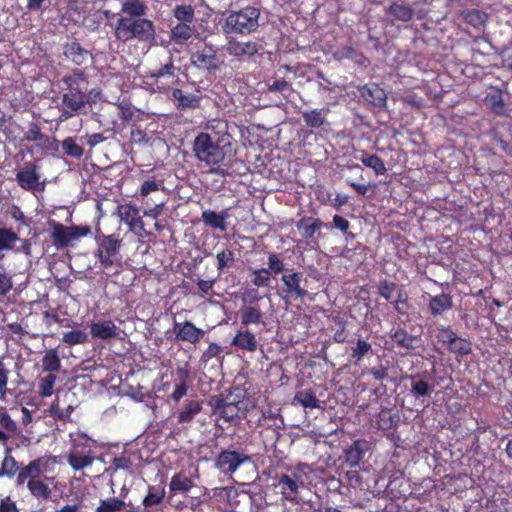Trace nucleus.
I'll use <instances>...</instances> for the list:
<instances>
[{
	"mask_svg": "<svg viewBox=\"0 0 512 512\" xmlns=\"http://www.w3.org/2000/svg\"><path fill=\"white\" fill-rule=\"evenodd\" d=\"M85 75L81 71L63 77L62 81L66 88L61 97L59 105L60 116L59 120L65 121L74 114L79 113L88 103V96L86 95Z\"/></svg>",
	"mask_w": 512,
	"mask_h": 512,
	"instance_id": "nucleus-1",
	"label": "nucleus"
},
{
	"mask_svg": "<svg viewBox=\"0 0 512 512\" xmlns=\"http://www.w3.org/2000/svg\"><path fill=\"white\" fill-rule=\"evenodd\" d=\"M222 30L226 35H248L259 27L260 12L255 7H245L223 14Z\"/></svg>",
	"mask_w": 512,
	"mask_h": 512,
	"instance_id": "nucleus-2",
	"label": "nucleus"
},
{
	"mask_svg": "<svg viewBox=\"0 0 512 512\" xmlns=\"http://www.w3.org/2000/svg\"><path fill=\"white\" fill-rule=\"evenodd\" d=\"M310 472L308 465L300 464L290 473L281 474L275 487L285 500L296 502L300 491L306 487Z\"/></svg>",
	"mask_w": 512,
	"mask_h": 512,
	"instance_id": "nucleus-3",
	"label": "nucleus"
},
{
	"mask_svg": "<svg viewBox=\"0 0 512 512\" xmlns=\"http://www.w3.org/2000/svg\"><path fill=\"white\" fill-rule=\"evenodd\" d=\"M193 152L198 161L210 167L221 164L225 159V152L219 140L207 132H201L195 137Z\"/></svg>",
	"mask_w": 512,
	"mask_h": 512,
	"instance_id": "nucleus-4",
	"label": "nucleus"
},
{
	"mask_svg": "<svg viewBox=\"0 0 512 512\" xmlns=\"http://www.w3.org/2000/svg\"><path fill=\"white\" fill-rule=\"evenodd\" d=\"M155 31L153 23L147 19H136L121 17L115 27V36L122 42L131 39L150 41L154 39Z\"/></svg>",
	"mask_w": 512,
	"mask_h": 512,
	"instance_id": "nucleus-5",
	"label": "nucleus"
},
{
	"mask_svg": "<svg viewBox=\"0 0 512 512\" xmlns=\"http://www.w3.org/2000/svg\"><path fill=\"white\" fill-rule=\"evenodd\" d=\"M91 232L89 226H64L54 222L52 224L51 238L57 248L68 246L72 241L87 236Z\"/></svg>",
	"mask_w": 512,
	"mask_h": 512,
	"instance_id": "nucleus-6",
	"label": "nucleus"
},
{
	"mask_svg": "<svg viewBox=\"0 0 512 512\" xmlns=\"http://www.w3.org/2000/svg\"><path fill=\"white\" fill-rule=\"evenodd\" d=\"M251 458L243 452L236 450L222 451L215 462V466L224 474H233L243 464L250 462Z\"/></svg>",
	"mask_w": 512,
	"mask_h": 512,
	"instance_id": "nucleus-7",
	"label": "nucleus"
},
{
	"mask_svg": "<svg viewBox=\"0 0 512 512\" xmlns=\"http://www.w3.org/2000/svg\"><path fill=\"white\" fill-rule=\"evenodd\" d=\"M49 459L46 457L37 458L29 462L26 466L20 468L16 477V484L23 485L26 481H32L41 476L48 465Z\"/></svg>",
	"mask_w": 512,
	"mask_h": 512,
	"instance_id": "nucleus-8",
	"label": "nucleus"
},
{
	"mask_svg": "<svg viewBox=\"0 0 512 512\" xmlns=\"http://www.w3.org/2000/svg\"><path fill=\"white\" fill-rule=\"evenodd\" d=\"M225 50L234 57H251L259 51V45L255 41H239L232 36H227Z\"/></svg>",
	"mask_w": 512,
	"mask_h": 512,
	"instance_id": "nucleus-9",
	"label": "nucleus"
},
{
	"mask_svg": "<svg viewBox=\"0 0 512 512\" xmlns=\"http://www.w3.org/2000/svg\"><path fill=\"white\" fill-rule=\"evenodd\" d=\"M191 61L198 68L209 71L216 70L219 66L216 49L213 46L208 45H205L202 49L193 53Z\"/></svg>",
	"mask_w": 512,
	"mask_h": 512,
	"instance_id": "nucleus-10",
	"label": "nucleus"
},
{
	"mask_svg": "<svg viewBox=\"0 0 512 512\" xmlns=\"http://www.w3.org/2000/svg\"><path fill=\"white\" fill-rule=\"evenodd\" d=\"M175 337L179 341H187L191 344H196L201 340L205 331L197 328L192 322H175L173 326Z\"/></svg>",
	"mask_w": 512,
	"mask_h": 512,
	"instance_id": "nucleus-11",
	"label": "nucleus"
},
{
	"mask_svg": "<svg viewBox=\"0 0 512 512\" xmlns=\"http://www.w3.org/2000/svg\"><path fill=\"white\" fill-rule=\"evenodd\" d=\"M16 180L19 186L24 190L34 191L40 189V175L36 166L27 165L16 174Z\"/></svg>",
	"mask_w": 512,
	"mask_h": 512,
	"instance_id": "nucleus-12",
	"label": "nucleus"
},
{
	"mask_svg": "<svg viewBox=\"0 0 512 512\" xmlns=\"http://www.w3.org/2000/svg\"><path fill=\"white\" fill-rule=\"evenodd\" d=\"M301 273H289L284 274L281 277L282 282L285 285V292L288 296L293 298H303L307 295V290L301 287Z\"/></svg>",
	"mask_w": 512,
	"mask_h": 512,
	"instance_id": "nucleus-13",
	"label": "nucleus"
},
{
	"mask_svg": "<svg viewBox=\"0 0 512 512\" xmlns=\"http://www.w3.org/2000/svg\"><path fill=\"white\" fill-rule=\"evenodd\" d=\"M117 326L111 320H102L90 325V333L93 338L108 340L117 336Z\"/></svg>",
	"mask_w": 512,
	"mask_h": 512,
	"instance_id": "nucleus-14",
	"label": "nucleus"
},
{
	"mask_svg": "<svg viewBox=\"0 0 512 512\" xmlns=\"http://www.w3.org/2000/svg\"><path fill=\"white\" fill-rule=\"evenodd\" d=\"M370 449V443L366 440H356L346 451L345 459L351 467H356Z\"/></svg>",
	"mask_w": 512,
	"mask_h": 512,
	"instance_id": "nucleus-15",
	"label": "nucleus"
},
{
	"mask_svg": "<svg viewBox=\"0 0 512 512\" xmlns=\"http://www.w3.org/2000/svg\"><path fill=\"white\" fill-rule=\"evenodd\" d=\"M227 218V211H221L217 213L213 210H204L201 215V219L206 226H209L213 229H218L221 232L227 230Z\"/></svg>",
	"mask_w": 512,
	"mask_h": 512,
	"instance_id": "nucleus-16",
	"label": "nucleus"
},
{
	"mask_svg": "<svg viewBox=\"0 0 512 512\" xmlns=\"http://www.w3.org/2000/svg\"><path fill=\"white\" fill-rule=\"evenodd\" d=\"M64 55L67 59L79 66L85 64L91 58L90 52L82 48L76 42H71L65 45Z\"/></svg>",
	"mask_w": 512,
	"mask_h": 512,
	"instance_id": "nucleus-17",
	"label": "nucleus"
},
{
	"mask_svg": "<svg viewBox=\"0 0 512 512\" xmlns=\"http://www.w3.org/2000/svg\"><path fill=\"white\" fill-rule=\"evenodd\" d=\"M68 464L74 471H79L84 468L90 467L94 462V457L90 451L77 452L69 451L66 455Z\"/></svg>",
	"mask_w": 512,
	"mask_h": 512,
	"instance_id": "nucleus-18",
	"label": "nucleus"
},
{
	"mask_svg": "<svg viewBox=\"0 0 512 512\" xmlns=\"http://www.w3.org/2000/svg\"><path fill=\"white\" fill-rule=\"evenodd\" d=\"M118 215L121 221L129 225L131 230L136 226L142 227L143 225L139 216V210L131 204L120 205L118 207Z\"/></svg>",
	"mask_w": 512,
	"mask_h": 512,
	"instance_id": "nucleus-19",
	"label": "nucleus"
},
{
	"mask_svg": "<svg viewBox=\"0 0 512 512\" xmlns=\"http://www.w3.org/2000/svg\"><path fill=\"white\" fill-rule=\"evenodd\" d=\"M231 344L242 350L254 352L257 349L258 342L253 333L249 330L238 331Z\"/></svg>",
	"mask_w": 512,
	"mask_h": 512,
	"instance_id": "nucleus-20",
	"label": "nucleus"
},
{
	"mask_svg": "<svg viewBox=\"0 0 512 512\" xmlns=\"http://www.w3.org/2000/svg\"><path fill=\"white\" fill-rule=\"evenodd\" d=\"M453 301L452 297L448 294L442 293L433 296L429 302L430 312L434 315H440L452 308Z\"/></svg>",
	"mask_w": 512,
	"mask_h": 512,
	"instance_id": "nucleus-21",
	"label": "nucleus"
},
{
	"mask_svg": "<svg viewBox=\"0 0 512 512\" xmlns=\"http://www.w3.org/2000/svg\"><path fill=\"white\" fill-rule=\"evenodd\" d=\"M19 467V463L11 454V449L7 448L1 462L0 478L7 477L11 479L15 476L17 477Z\"/></svg>",
	"mask_w": 512,
	"mask_h": 512,
	"instance_id": "nucleus-22",
	"label": "nucleus"
},
{
	"mask_svg": "<svg viewBox=\"0 0 512 512\" xmlns=\"http://www.w3.org/2000/svg\"><path fill=\"white\" fill-rule=\"evenodd\" d=\"M193 486V481L181 472L174 474L169 483V489L174 494H185Z\"/></svg>",
	"mask_w": 512,
	"mask_h": 512,
	"instance_id": "nucleus-23",
	"label": "nucleus"
},
{
	"mask_svg": "<svg viewBox=\"0 0 512 512\" xmlns=\"http://www.w3.org/2000/svg\"><path fill=\"white\" fill-rule=\"evenodd\" d=\"M293 403L301 405L304 409H314L320 407V401L315 393L310 389L298 391L293 399Z\"/></svg>",
	"mask_w": 512,
	"mask_h": 512,
	"instance_id": "nucleus-24",
	"label": "nucleus"
},
{
	"mask_svg": "<svg viewBox=\"0 0 512 512\" xmlns=\"http://www.w3.org/2000/svg\"><path fill=\"white\" fill-rule=\"evenodd\" d=\"M214 413L227 421H232L237 417L238 408L233 403H227L223 399L218 398L215 401Z\"/></svg>",
	"mask_w": 512,
	"mask_h": 512,
	"instance_id": "nucleus-25",
	"label": "nucleus"
},
{
	"mask_svg": "<svg viewBox=\"0 0 512 512\" xmlns=\"http://www.w3.org/2000/svg\"><path fill=\"white\" fill-rule=\"evenodd\" d=\"M172 98L180 109L195 108L198 106L199 98L194 94H184L180 89L172 91Z\"/></svg>",
	"mask_w": 512,
	"mask_h": 512,
	"instance_id": "nucleus-26",
	"label": "nucleus"
},
{
	"mask_svg": "<svg viewBox=\"0 0 512 512\" xmlns=\"http://www.w3.org/2000/svg\"><path fill=\"white\" fill-rule=\"evenodd\" d=\"M202 410V403L196 400H189L184 408L178 413L179 423L191 422L194 417Z\"/></svg>",
	"mask_w": 512,
	"mask_h": 512,
	"instance_id": "nucleus-27",
	"label": "nucleus"
},
{
	"mask_svg": "<svg viewBox=\"0 0 512 512\" xmlns=\"http://www.w3.org/2000/svg\"><path fill=\"white\" fill-rule=\"evenodd\" d=\"M27 488L31 495L37 499H48L51 495V489L48 484L39 478L28 481Z\"/></svg>",
	"mask_w": 512,
	"mask_h": 512,
	"instance_id": "nucleus-28",
	"label": "nucleus"
},
{
	"mask_svg": "<svg viewBox=\"0 0 512 512\" xmlns=\"http://www.w3.org/2000/svg\"><path fill=\"white\" fill-rule=\"evenodd\" d=\"M322 226V222L319 219H313L310 217L302 218L297 223V228L301 230V234L304 238H312L314 233L319 230Z\"/></svg>",
	"mask_w": 512,
	"mask_h": 512,
	"instance_id": "nucleus-29",
	"label": "nucleus"
},
{
	"mask_svg": "<svg viewBox=\"0 0 512 512\" xmlns=\"http://www.w3.org/2000/svg\"><path fill=\"white\" fill-rule=\"evenodd\" d=\"M71 447L69 451L82 452L90 448L92 440L83 432L76 431L69 434Z\"/></svg>",
	"mask_w": 512,
	"mask_h": 512,
	"instance_id": "nucleus-30",
	"label": "nucleus"
},
{
	"mask_svg": "<svg viewBox=\"0 0 512 512\" xmlns=\"http://www.w3.org/2000/svg\"><path fill=\"white\" fill-rule=\"evenodd\" d=\"M61 361L58 353L54 349L48 350L42 358V370L52 373L60 370Z\"/></svg>",
	"mask_w": 512,
	"mask_h": 512,
	"instance_id": "nucleus-31",
	"label": "nucleus"
},
{
	"mask_svg": "<svg viewBox=\"0 0 512 512\" xmlns=\"http://www.w3.org/2000/svg\"><path fill=\"white\" fill-rule=\"evenodd\" d=\"M126 507V503L116 497L107 498L100 501L96 512H122Z\"/></svg>",
	"mask_w": 512,
	"mask_h": 512,
	"instance_id": "nucleus-32",
	"label": "nucleus"
},
{
	"mask_svg": "<svg viewBox=\"0 0 512 512\" xmlns=\"http://www.w3.org/2000/svg\"><path fill=\"white\" fill-rule=\"evenodd\" d=\"M147 7L141 0H126L122 4V11L130 16L140 17L146 13Z\"/></svg>",
	"mask_w": 512,
	"mask_h": 512,
	"instance_id": "nucleus-33",
	"label": "nucleus"
},
{
	"mask_svg": "<svg viewBox=\"0 0 512 512\" xmlns=\"http://www.w3.org/2000/svg\"><path fill=\"white\" fill-rule=\"evenodd\" d=\"M56 376L52 373H48L45 376H41L38 382V393L40 396L46 398L53 394V388L56 382Z\"/></svg>",
	"mask_w": 512,
	"mask_h": 512,
	"instance_id": "nucleus-34",
	"label": "nucleus"
},
{
	"mask_svg": "<svg viewBox=\"0 0 512 512\" xmlns=\"http://www.w3.org/2000/svg\"><path fill=\"white\" fill-rule=\"evenodd\" d=\"M360 160L366 167L373 169L376 175H383L386 173L385 164L377 155H368L363 153Z\"/></svg>",
	"mask_w": 512,
	"mask_h": 512,
	"instance_id": "nucleus-35",
	"label": "nucleus"
},
{
	"mask_svg": "<svg viewBox=\"0 0 512 512\" xmlns=\"http://www.w3.org/2000/svg\"><path fill=\"white\" fill-rule=\"evenodd\" d=\"M411 393L415 398L430 396L433 392V387L429 385L424 380L416 379V377H411Z\"/></svg>",
	"mask_w": 512,
	"mask_h": 512,
	"instance_id": "nucleus-36",
	"label": "nucleus"
},
{
	"mask_svg": "<svg viewBox=\"0 0 512 512\" xmlns=\"http://www.w3.org/2000/svg\"><path fill=\"white\" fill-rule=\"evenodd\" d=\"M243 325L258 324L261 321V312L253 306H245L240 310Z\"/></svg>",
	"mask_w": 512,
	"mask_h": 512,
	"instance_id": "nucleus-37",
	"label": "nucleus"
},
{
	"mask_svg": "<svg viewBox=\"0 0 512 512\" xmlns=\"http://www.w3.org/2000/svg\"><path fill=\"white\" fill-rule=\"evenodd\" d=\"M192 33L193 31L187 23H179L171 31L173 41L179 44L190 39Z\"/></svg>",
	"mask_w": 512,
	"mask_h": 512,
	"instance_id": "nucleus-38",
	"label": "nucleus"
},
{
	"mask_svg": "<svg viewBox=\"0 0 512 512\" xmlns=\"http://www.w3.org/2000/svg\"><path fill=\"white\" fill-rule=\"evenodd\" d=\"M18 240V235L11 229L0 228V251L13 249Z\"/></svg>",
	"mask_w": 512,
	"mask_h": 512,
	"instance_id": "nucleus-39",
	"label": "nucleus"
},
{
	"mask_svg": "<svg viewBox=\"0 0 512 512\" xmlns=\"http://www.w3.org/2000/svg\"><path fill=\"white\" fill-rule=\"evenodd\" d=\"M88 335L82 330L68 331L63 334L62 341L70 346L87 342Z\"/></svg>",
	"mask_w": 512,
	"mask_h": 512,
	"instance_id": "nucleus-40",
	"label": "nucleus"
},
{
	"mask_svg": "<svg viewBox=\"0 0 512 512\" xmlns=\"http://www.w3.org/2000/svg\"><path fill=\"white\" fill-rule=\"evenodd\" d=\"M217 269L223 272L226 268H230L234 262V253L229 249H223L216 254Z\"/></svg>",
	"mask_w": 512,
	"mask_h": 512,
	"instance_id": "nucleus-41",
	"label": "nucleus"
},
{
	"mask_svg": "<svg viewBox=\"0 0 512 512\" xmlns=\"http://www.w3.org/2000/svg\"><path fill=\"white\" fill-rule=\"evenodd\" d=\"M165 496L163 488L150 487L149 492L143 500L145 507L156 506L161 503Z\"/></svg>",
	"mask_w": 512,
	"mask_h": 512,
	"instance_id": "nucleus-42",
	"label": "nucleus"
},
{
	"mask_svg": "<svg viewBox=\"0 0 512 512\" xmlns=\"http://www.w3.org/2000/svg\"><path fill=\"white\" fill-rule=\"evenodd\" d=\"M389 12L398 20L407 22L413 17V10L401 4H394L390 6Z\"/></svg>",
	"mask_w": 512,
	"mask_h": 512,
	"instance_id": "nucleus-43",
	"label": "nucleus"
},
{
	"mask_svg": "<svg viewBox=\"0 0 512 512\" xmlns=\"http://www.w3.org/2000/svg\"><path fill=\"white\" fill-rule=\"evenodd\" d=\"M178 372L183 375V378L179 383H176L175 389L170 396L171 399L175 402H179L180 399H182L188 391V385L186 383L187 372L183 369H178Z\"/></svg>",
	"mask_w": 512,
	"mask_h": 512,
	"instance_id": "nucleus-44",
	"label": "nucleus"
},
{
	"mask_svg": "<svg viewBox=\"0 0 512 512\" xmlns=\"http://www.w3.org/2000/svg\"><path fill=\"white\" fill-rule=\"evenodd\" d=\"M302 117L305 123L312 128H318L324 122V117L320 110L303 111Z\"/></svg>",
	"mask_w": 512,
	"mask_h": 512,
	"instance_id": "nucleus-45",
	"label": "nucleus"
},
{
	"mask_svg": "<svg viewBox=\"0 0 512 512\" xmlns=\"http://www.w3.org/2000/svg\"><path fill=\"white\" fill-rule=\"evenodd\" d=\"M393 340L400 346L412 349L416 338L404 330H397L392 335Z\"/></svg>",
	"mask_w": 512,
	"mask_h": 512,
	"instance_id": "nucleus-46",
	"label": "nucleus"
},
{
	"mask_svg": "<svg viewBox=\"0 0 512 512\" xmlns=\"http://www.w3.org/2000/svg\"><path fill=\"white\" fill-rule=\"evenodd\" d=\"M62 149L71 157L80 158L83 155V148L71 137L66 138L62 142Z\"/></svg>",
	"mask_w": 512,
	"mask_h": 512,
	"instance_id": "nucleus-47",
	"label": "nucleus"
},
{
	"mask_svg": "<svg viewBox=\"0 0 512 512\" xmlns=\"http://www.w3.org/2000/svg\"><path fill=\"white\" fill-rule=\"evenodd\" d=\"M119 246V240L115 238L113 235H109L103 238L98 250L105 252L107 254L114 255L118 251Z\"/></svg>",
	"mask_w": 512,
	"mask_h": 512,
	"instance_id": "nucleus-48",
	"label": "nucleus"
},
{
	"mask_svg": "<svg viewBox=\"0 0 512 512\" xmlns=\"http://www.w3.org/2000/svg\"><path fill=\"white\" fill-rule=\"evenodd\" d=\"M254 279L252 280L253 284L257 287H267L270 284V272L269 269L261 268L256 269L253 272Z\"/></svg>",
	"mask_w": 512,
	"mask_h": 512,
	"instance_id": "nucleus-49",
	"label": "nucleus"
},
{
	"mask_svg": "<svg viewBox=\"0 0 512 512\" xmlns=\"http://www.w3.org/2000/svg\"><path fill=\"white\" fill-rule=\"evenodd\" d=\"M486 101L496 114L501 115L504 113L505 107H504V102H503V98H502L501 94H499V93L489 94L486 97Z\"/></svg>",
	"mask_w": 512,
	"mask_h": 512,
	"instance_id": "nucleus-50",
	"label": "nucleus"
},
{
	"mask_svg": "<svg viewBox=\"0 0 512 512\" xmlns=\"http://www.w3.org/2000/svg\"><path fill=\"white\" fill-rule=\"evenodd\" d=\"M174 16L183 22H191L194 17V10L191 6H176Z\"/></svg>",
	"mask_w": 512,
	"mask_h": 512,
	"instance_id": "nucleus-51",
	"label": "nucleus"
},
{
	"mask_svg": "<svg viewBox=\"0 0 512 512\" xmlns=\"http://www.w3.org/2000/svg\"><path fill=\"white\" fill-rule=\"evenodd\" d=\"M371 350V344L365 340L359 339L356 347L353 348L352 357L358 362Z\"/></svg>",
	"mask_w": 512,
	"mask_h": 512,
	"instance_id": "nucleus-52",
	"label": "nucleus"
},
{
	"mask_svg": "<svg viewBox=\"0 0 512 512\" xmlns=\"http://www.w3.org/2000/svg\"><path fill=\"white\" fill-rule=\"evenodd\" d=\"M9 370L5 367L4 363L0 361V398H5L7 394Z\"/></svg>",
	"mask_w": 512,
	"mask_h": 512,
	"instance_id": "nucleus-53",
	"label": "nucleus"
},
{
	"mask_svg": "<svg viewBox=\"0 0 512 512\" xmlns=\"http://www.w3.org/2000/svg\"><path fill=\"white\" fill-rule=\"evenodd\" d=\"M61 400L60 397L57 396L54 402L51 404L49 408V415L54 418L55 420H63L65 421V415H63L62 411L64 410L63 407H61Z\"/></svg>",
	"mask_w": 512,
	"mask_h": 512,
	"instance_id": "nucleus-54",
	"label": "nucleus"
},
{
	"mask_svg": "<svg viewBox=\"0 0 512 512\" xmlns=\"http://www.w3.org/2000/svg\"><path fill=\"white\" fill-rule=\"evenodd\" d=\"M267 269H269L270 273L273 272L275 274H278L284 269V263L276 254H270L268 256Z\"/></svg>",
	"mask_w": 512,
	"mask_h": 512,
	"instance_id": "nucleus-55",
	"label": "nucleus"
},
{
	"mask_svg": "<svg viewBox=\"0 0 512 512\" xmlns=\"http://www.w3.org/2000/svg\"><path fill=\"white\" fill-rule=\"evenodd\" d=\"M13 287V282L11 276H9L5 271L0 270V295H6Z\"/></svg>",
	"mask_w": 512,
	"mask_h": 512,
	"instance_id": "nucleus-56",
	"label": "nucleus"
},
{
	"mask_svg": "<svg viewBox=\"0 0 512 512\" xmlns=\"http://www.w3.org/2000/svg\"><path fill=\"white\" fill-rule=\"evenodd\" d=\"M0 512H19V508L10 496H5L0 499Z\"/></svg>",
	"mask_w": 512,
	"mask_h": 512,
	"instance_id": "nucleus-57",
	"label": "nucleus"
},
{
	"mask_svg": "<svg viewBox=\"0 0 512 512\" xmlns=\"http://www.w3.org/2000/svg\"><path fill=\"white\" fill-rule=\"evenodd\" d=\"M43 135L40 131V128L37 124L32 123L25 134V139L27 141H40L42 140Z\"/></svg>",
	"mask_w": 512,
	"mask_h": 512,
	"instance_id": "nucleus-58",
	"label": "nucleus"
},
{
	"mask_svg": "<svg viewBox=\"0 0 512 512\" xmlns=\"http://www.w3.org/2000/svg\"><path fill=\"white\" fill-rule=\"evenodd\" d=\"M161 187L160 183H157L152 180H148L142 183L140 188V194L141 196H147L148 194L158 191Z\"/></svg>",
	"mask_w": 512,
	"mask_h": 512,
	"instance_id": "nucleus-59",
	"label": "nucleus"
},
{
	"mask_svg": "<svg viewBox=\"0 0 512 512\" xmlns=\"http://www.w3.org/2000/svg\"><path fill=\"white\" fill-rule=\"evenodd\" d=\"M395 285L393 283H388L386 281L382 282L379 287L380 295L386 300H390L392 296V292L394 290Z\"/></svg>",
	"mask_w": 512,
	"mask_h": 512,
	"instance_id": "nucleus-60",
	"label": "nucleus"
},
{
	"mask_svg": "<svg viewBox=\"0 0 512 512\" xmlns=\"http://www.w3.org/2000/svg\"><path fill=\"white\" fill-rule=\"evenodd\" d=\"M163 207H164V203L157 204L150 209L144 210L143 214H144V216L149 217L151 219H157L163 212Z\"/></svg>",
	"mask_w": 512,
	"mask_h": 512,
	"instance_id": "nucleus-61",
	"label": "nucleus"
},
{
	"mask_svg": "<svg viewBox=\"0 0 512 512\" xmlns=\"http://www.w3.org/2000/svg\"><path fill=\"white\" fill-rule=\"evenodd\" d=\"M174 75V66L172 62H169L165 64L161 69H159L156 73H154L152 76L156 79L164 76H173Z\"/></svg>",
	"mask_w": 512,
	"mask_h": 512,
	"instance_id": "nucleus-62",
	"label": "nucleus"
},
{
	"mask_svg": "<svg viewBox=\"0 0 512 512\" xmlns=\"http://www.w3.org/2000/svg\"><path fill=\"white\" fill-rule=\"evenodd\" d=\"M439 339L444 343H453L456 341V334L450 329H442L439 334Z\"/></svg>",
	"mask_w": 512,
	"mask_h": 512,
	"instance_id": "nucleus-63",
	"label": "nucleus"
},
{
	"mask_svg": "<svg viewBox=\"0 0 512 512\" xmlns=\"http://www.w3.org/2000/svg\"><path fill=\"white\" fill-rule=\"evenodd\" d=\"M333 224L337 229H339L343 232H345L349 228L348 220H346L344 217L339 216V215H335L333 217Z\"/></svg>",
	"mask_w": 512,
	"mask_h": 512,
	"instance_id": "nucleus-64",
	"label": "nucleus"
}]
</instances>
